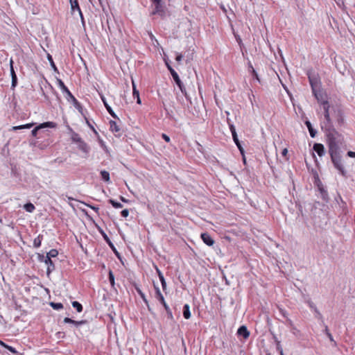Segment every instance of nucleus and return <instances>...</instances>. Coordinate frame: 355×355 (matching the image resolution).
<instances>
[{
    "label": "nucleus",
    "mask_w": 355,
    "mask_h": 355,
    "mask_svg": "<svg viewBox=\"0 0 355 355\" xmlns=\"http://www.w3.org/2000/svg\"><path fill=\"white\" fill-rule=\"evenodd\" d=\"M327 136V144L329 148V153L334 166L337 168L342 175L345 176L346 171L342 164V156L340 147L343 144V137L334 128H328L325 130Z\"/></svg>",
    "instance_id": "1"
},
{
    "label": "nucleus",
    "mask_w": 355,
    "mask_h": 355,
    "mask_svg": "<svg viewBox=\"0 0 355 355\" xmlns=\"http://www.w3.org/2000/svg\"><path fill=\"white\" fill-rule=\"evenodd\" d=\"M58 86L62 89L63 93H65V98L69 102H71L73 106L78 110L79 112H81L82 106L80 103L77 101V99L74 97V96L71 93V92L68 89V88L65 86L64 83L61 80H58Z\"/></svg>",
    "instance_id": "2"
},
{
    "label": "nucleus",
    "mask_w": 355,
    "mask_h": 355,
    "mask_svg": "<svg viewBox=\"0 0 355 355\" xmlns=\"http://www.w3.org/2000/svg\"><path fill=\"white\" fill-rule=\"evenodd\" d=\"M307 76H308L309 83H310L311 89H312V92L314 94L315 97L317 99H318L317 88L319 87V84H320L319 77H318V74H316L315 73H314L313 71H308Z\"/></svg>",
    "instance_id": "3"
},
{
    "label": "nucleus",
    "mask_w": 355,
    "mask_h": 355,
    "mask_svg": "<svg viewBox=\"0 0 355 355\" xmlns=\"http://www.w3.org/2000/svg\"><path fill=\"white\" fill-rule=\"evenodd\" d=\"M322 108L324 110V116L327 121V123L325 124V130H327V128H331L330 125L331 119H330L329 112V105L328 101H324L322 103Z\"/></svg>",
    "instance_id": "4"
},
{
    "label": "nucleus",
    "mask_w": 355,
    "mask_h": 355,
    "mask_svg": "<svg viewBox=\"0 0 355 355\" xmlns=\"http://www.w3.org/2000/svg\"><path fill=\"white\" fill-rule=\"evenodd\" d=\"M55 123H53V122H50V121H48V122H45V123H41L39 125H37V127H35L32 131H31V135L33 136V137H36L37 135V131L42 129V128H55Z\"/></svg>",
    "instance_id": "5"
},
{
    "label": "nucleus",
    "mask_w": 355,
    "mask_h": 355,
    "mask_svg": "<svg viewBox=\"0 0 355 355\" xmlns=\"http://www.w3.org/2000/svg\"><path fill=\"white\" fill-rule=\"evenodd\" d=\"M230 129L231 130V132H232V138H233V140H234V143L236 144V145L239 148V149L241 151V153L242 154H243V148H242V146L241 145V143H240V141L239 140V138H238V136H237V134H236L234 125L233 124H230Z\"/></svg>",
    "instance_id": "6"
},
{
    "label": "nucleus",
    "mask_w": 355,
    "mask_h": 355,
    "mask_svg": "<svg viewBox=\"0 0 355 355\" xmlns=\"http://www.w3.org/2000/svg\"><path fill=\"white\" fill-rule=\"evenodd\" d=\"M10 74H11V77H12L11 88L14 89L17 84V75H16L15 71L13 68V60L12 59L10 60Z\"/></svg>",
    "instance_id": "7"
},
{
    "label": "nucleus",
    "mask_w": 355,
    "mask_h": 355,
    "mask_svg": "<svg viewBox=\"0 0 355 355\" xmlns=\"http://www.w3.org/2000/svg\"><path fill=\"white\" fill-rule=\"evenodd\" d=\"M313 149L320 156L322 157L325 154L324 146L322 144L315 143L313 145Z\"/></svg>",
    "instance_id": "8"
},
{
    "label": "nucleus",
    "mask_w": 355,
    "mask_h": 355,
    "mask_svg": "<svg viewBox=\"0 0 355 355\" xmlns=\"http://www.w3.org/2000/svg\"><path fill=\"white\" fill-rule=\"evenodd\" d=\"M200 237L203 242L207 245L211 246L214 245V241L208 233H202L200 234Z\"/></svg>",
    "instance_id": "9"
},
{
    "label": "nucleus",
    "mask_w": 355,
    "mask_h": 355,
    "mask_svg": "<svg viewBox=\"0 0 355 355\" xmlns=\"http://www.w3.org/2000/svg\"><path fill=\"white\" fill-rule=\"evenodd\" d=\"M45 264L47 266L46 274L49 276L50 273L55 270V265L49 257H46Z\"/></svg>",
    "instance_id": "10"
},
{
    "label": "nucleus",
    "mask_w": 355,
    "mask_h": 355,
    "mask_svg": "<svg viewBox=\"0 0 355 355\" xmlns=\"http://www.w3.org/2000/svg\"><path fill=\"white\" fill-rule=\"evenodd\" d=\"M238 335L243 336L244 338H247L250 336V332L245 326H241L237 331Z\"/></svg>",
    "instance_id": "11"
},
{
    "label": "nucleus",
    "mask_w": 355,
    "mask_h": 355,
    "mask_svg": "<svg viewBox=\"0 0 355 355\" xmlns=\"http://www.w3.org/2000/svg\"><path fill=\"white\" fill-rule=\"evenodd\" d=\"M70 4H71V11L74 12L76 10H78V13H79V15H80V16L81 17L82 22H83V24H84V19H83V13L81 12V10L80 8L79 5H78V1H73Z\"/></svg>",
    "instance_id": "12"
},
{
    "label": "nucleus",
    "mask_w": 355,
    "mask_h": 355,
    "mask_svg": "<svg viewBox=\"0 0 355 355\" xmlns=\"http://www.w3.org/2000/svg\"><path fill=\"white\" fill-rule=\"evenodd\" d=\"M166 65L167 66V68L170 71L173 78L174 80V82L178 85V73L175 71L174 69L172 68V67L170 65L167 60H164Z\"/></svg>",
    "instance_id": "13"
},
{
    "label": "nucleus",
    "mask_w": 355,
    "mask_h": 355,
    "mask_svg": "<svg viewBox=\"0 0 355 355\" xmlns=\"http://www.w3.org/2000/svg\"><path fill=\"white\" fill-rule=\"evenodd\" d=\"M101 100L103 102V104L105 105V107H106L107 112H109V114L113 117V118H115L116 119L117 118V116L116 115V114L114 113V112L112 110V107L108 105V103H107L106 101V99L103 96H101Z\"/></svg>",
    "instance_id": "14"
},
{
    "label": "nucleus",
    "mask_w": 355,
    "mask_h": 355,
    "mask_svg": "<svg viewBox=\"0 0 355 355\" xmlns=\"http://www.w3.org/2000/svg\"><path fill=\"white\" fill-rule=\"evenodd\" d=\"M155 290H156V292H155V294H156V297L157 299L161 302L163 304L165 309H168V306L167 304H166L165 301H164V298L163 297V295H162L159 289L157 287H155Z\"/></svg>",
    "instance_id": "15"
},
{
    "label": "nucleus",
    "mask_w": 355,
    "mask_h": 355,
    "mask_svg": "<svg viewBox=\"0 0 355 355\" xmlns=\"http://www.w3.org/2000/svg\"><path fill=\"white\" fill-rule=\"evenodd\" d=\"M78 148L82 150L85 154H88L89 152V146L84 141H82L78 144Z\"/></svg>",
    "instance_id": "16"
},
{
    "label": "nucleus",
    "mask_w": 355,
    "mask_h": 355,
    "mask_svg": "<svg viewBox=\"0 0 355 355\" xmlns=\"http://www.w3.org/2000/svg\"><path fill=\"white\" fill-rule=\"evenodd\" d=\"M110 130L112 132L118 133V135H120L121 128L117 125V123L114 121H110Z\"/></svg>",
    "instance_id": "17"
},
{
    "label": "nucleus",
    "mask_w": 355,
    "mask_h": 355,
    "mask_svg": "<svg viewBox=\"0 0 355 355\" xmlns=\"http://www.w3.org/2000/svg\"><path fill=\"white\" fill-rule=\"evenodd\" d=\"M155 4V10L153 12V14L159 13L162 11V1L158 0L153 2Z\"/></svg>",
    "instance_id": "18"
},
{
    "label": "nucleus",
    "mask_w": 355,
    "mask_h": 355,
    "mask_svg": "<svg viewBox=\"0 0 355 355\" xmlns=\"http://www.w3.org/2000/svg\"><path fill=\"white\" fill-rule=\"evenodd\" d=\"M305 124H306V127L309 129V132L310 136L312 138H314L315 137V135H316V133H317L316 130L313 128L312 125H311V122L309 121H306L305 122Z\"/></svg>",
    "instance_id": "19"
},
{
    "label": "nucleus",
    "mask_w": 355,
    "mask_h": 355,
    "mask_svg": "<svg viewBox=\"0 0 355 355\" xmlns=\"http://www.w3.org/2000/svg\"><path fill=\"white\" fill-rule=\"evenodd\" d=\"M183 316L185 319H189L191 317L190 306L189 304H185L182 310Z\"/></svg>",
    "instance_id": "20"
},
{
    "label": "nucleus",
    "mask_w": 355,
    "mask_h": 355,
    "mask_svg": "<svg viewBox=\"0 0 355 355\" xmlns=\"http://www.w3.org/2000/svg\"><path fill=\"white\" fill-rule=\"evenodd\" d=\"M318 189L320 191L321 198H322V200H324V201H328L329 197L327 191L322 186H318Z\"/></svg>",
    "instance_id": "21"
},
{
    "label": "nucleus",
    "mask_w": 355,
    "mask_h": 355,
    "mask_svg": "<svg viewBox=\"0 0 355 355\" xmlns=\"http://www.w3.org/2000/svg\"><path fill=\"white\" fill-rule=\"evenodd\" d=\"M132 87H133V97L137 98V103L138 104H141V99L139 97V91L136 89V86L135 85L134 81H132Z\"/></svg>",
    "instance_id": "22"
},
{
    "label": "nucleus",
    "mask_w": 355,
    "mask_h": 355,
    "mask_svg": "<svg viewBox=\"0 0 355 355\" xmlns=\"http://www.w3.org/2000/svg\"><path fill=\"white\" fill-rule=\"evenodd\" d=\"M101 175L102 179L105 182H110V173L107 171H101Z\"/></svg>",
    "instance_id": "23"
},
{
    "label": "nucleus",
    "mask_w": 355,
    "mask_h": 355,
    "mask_svg": "<svg viewBox=\"0 0 355 355\" xmlns=\"http://www.w3.org/2000/svg\"><path fill=\"white\" fill-rule=\"evenodd\" d=\"M24 208L26 211L30 213H32L35 209L34 205L31 202L25 204Z\"/></svg>",
    "instance_id": "24"
},
{
    "label": "nucleus",
    "mask_w": 355,
    "mask_h": 355,
    "mask_svg": "<svg viewBox=\"0 0 355 355\" xmlns=\"http://www.w3.org/2000/svg\"><path fill=\"white\" fill-rule=\"evenodd\" d=\"M156 270L157 271L159 280L162 283L163 290H165L166 289V282H165L164 277L162 273L159 271V270L157 268H156Z\"/></svg>",
    "instance_id": "25"
},
{
    "label": "nucleus",
    "mask_w": 355,
    "mask_h": 355,
    "mask_svg": "<svg viewBox=\"0 0 355 355\" xmlns=\"http://www.w3.org/2000/svg\"><path fill=\"white\" fill-rule=\"evenodd\" d=\"M58 254V252L55 249L51 250L46 255V257H49V259L56 257Z\"/></svg>",
    "instance_id": "26"
},
{
    "label": "nucleus",
    "mask_w": 355,
    "mask_h": 355,
    "mask_svg": "<svg viewBox=\"0 0 355 355\" xmlns=\"http://www.w3.org/2000/svg\"><path fill=\"white\" fill-rule=\"evenodd\" d=\"M42 240V236L39 235L37 238H35L33 241V245L35 248H39L41 245Z\"/></svg>",
    "instance_id": "27"
},
{
    "label": "nucleus",
    "mask_w": 355,
    "mask_h": 355,
    "mask_svg": "<svg viewBox=\"0 0 355 355\" xmlns=\"http://www.w3.org/2000/svg\"><path fill=\"white\" fill-rule=\"evenodd\" d=\"M72 306L73 308L76 309L78 312H81L83 311V306L80 303L77 301H74L72 302Z\"/></svg>",
    "instance_id": "28"
},
{
    "label": "nucleus",
    "mask_w": 355,
    "mask_h": 355,
    "mask_svg": "<svg viewBox=\"0 0 355 355\" xmlns=\"http://www.w3.org/2000/svg\"><path fill=\"white\" fill-rule=\"evenodd\" d=\"M71 139L73 142L76 144H78L79 142L83 141L77 133L75 132L72 134Z\"/></svg>",
    "instance_id": "29"
},
{
    "label": "nucleus",
    "mask_w": 355,
    "mask_h": 355,
    "mask_svg": "<svg viewBox=\"0 0 355 355\" xmlns=\"http://www.w3.org/2000/svg\"><path fill=\"white\" fill-rule=\"evenodd\" d=\"M178 85H179V89L182 92V93H183L185 95L186 98L187 99H189V96H188L187 93L186 92V89H185L184 86L182 85V82H181V80L180 79H179Z\"/></svg>",
    "instance_id": "30"
},
{
    "label": "nucleus",
    "mask_w": 355,
    "mask_h": 355,
    "mask_svg": "<svg viewBox=\"0 0 355 355\" xmlns=\"http://www.w3.org/2000/svg\"><path fill=\"white\" fill-rule=\"evenodd\" d=\"M109 202L114 207V208H121L123 207L122 204L115 201L113 199H110Z\"/></svg>",
    "instance_id": "31"
},
{
    "label": "nucleus",
    "mask_w": 355,
    "mask_h": 355,
    "mask_svg": "<svg viewBox=\"0 0 355 355\" xmlns=\"http://www.w3.org/2000/svg\"><path fill=\"white\" fill-rule=\"evenodd\" d=\"M1 345H3L5 348L8 349L10 352L13 354H17V351L15 349V348L12 347V346H9L8 345H6L3 342H1Z\"/></svg>",
    "instance_id": "32"
},
{
    "label": "nucleus",
    "mask_w": 355,
    "mask_h": 355,
    "mask_svg": "<svg viewBox=\"0 0 355 355\" xmlns=\"http://www.w3.org/2000/svg\"><path fill=\"white\" fill-rule=\"evenodd\" d=\"M50 305L53 309L55 310H60L63 307V305L61 303L51 302Z\"/></svg>",
    "instance_id": "33"
},
{
    "label": "nucleus",
    "mask_w": 355,
    "mask_h": 355,
    "mask_svg": "<svg viewBox=\"0 0 355 355\" xmlns=\"http://www.w3.org/2000/svg\"><path fill=\"white\" fill-rule=\"evenodd\" d=\"M47 58H48V60L49 61V62L51 64V67L53 69L54 71H57L58 69H57V67L53 62L52 56L51 55L48 54Z\"/></svg>",
    "instance_id": "34"
},
{
    "label": "nucleus",
    "mask_w": 355,
    "mask_h": 355,
    "mask_svg": "<svg viewBox=\"0 0 355 355\" xmlns=\"http://www.w3.org/2000/svg\"><path fill=\"white\" fill-rule=\"evenodd\" d=\"M276 348L277 350L279 352L280 355H284L283 349L279 340H276Z\"/></svg>",
    "instance_id": "35"
},
{
    "label": "nucleus",
    "mask_w": 355,
    "mask_h": 355,
    "mask_svg": "<svg viewBox=\"0 0 355 355\" xmlns=\"http://www.w3.org/2000/svg\"><path fill=\"white\" fill-rule=\"evenodd\" d=\"M337 122L338 124L342 125L344 123V117L341 112H338Z\"/></svg>",
    "instance_id": "36"
},
{
    "label": "nucleus",
    "mask_w": 355,
    "mask_h": 355,
    "mask_svg": "<svg viewBox=\"0 0 355 355\" xmlns=\"http://www.w3.org/2000/svg\"><path fill=\"white\" fill-rule=\"evenodd\" d=\"M109 281L112 286L114 285V276L113 272L110 270L109 272Z\"/></svg>",
    "instance_id": "37"
},
{
    "label": "nucleus",
    "mask_w": 355,
    "mask_h": 355,
    "mask_svg": "<svg viewBox=\"0 0 355 355\" xmlns=\"http://www.w3.org/2000/svg\"><path fill=\"white\" fill-rule=\"evenodd\" d=\"M136 290L137 291V293L139 294V295L141 296V297L144 300V301L147 303V300L145 297V295L142 293V291L137 287H136Z\"/></svg>",
    "instance_id": "38"
},
{
    "label": "nucleus",
    "mask_w": 355,
    "mask_h": 355,
    "mask_svg": "<svg viewBox=\"0 0 355 355\" xmlns=\"http://www.w3.org/2000/svg\"><path fill=\"white\" fill-rule=\"evenodd\" d=\"M121 214L123 217L126 218L129 215V211L128 209H125L121 211Z\"/></svg>",
    "instance_id": "39"
},
{
    "label": "nucleus",
    "mask_w": 355,
    "mask_h": 355,
    "mask_svg": "<svg viewBox=\"0 0 355 355\" xmlns=\"http://www.w3.org/2000/svg\"><path fill=\"white\" fill-rule=\"evenodd\" d=\"M37 257L40 261L45 263L46 256H44V254H38Z\"/></svg>",
    "instance_id": "40"
},
{
    "label": "nucleus",
    "mask_w": 355,
    "mask_h": 355,
    "mask_svg": "<svg viewBox=\"0 0 355 355\" xmlns=\"http://www.w3.org/2000/svg\"><path fill=\"white\" fill-rule=\"evenodd\" d=\"M250 67L252 69V75L254 76V77H255L259 81V77H258V74L256 72V71L254 69L253 67L250 64Z\"/></svg>",
    "instance_id": "41"
},
{
    "label": "nucleus",
    "mask_w": 355,
    "mask_h": 355,
    "mask_svg": "<svg viewBox=\"0 0 355 355\" xmlns=\"http://www.w3.org/2000/svg\"><path fill=\"white\" fill-rule=\"evenodd\" d=\"M64 323H71V324H74V322H75V320H72V319H71V318H65L64 319Z\"/></svg>",
    "instance_id": "42"
},
{
    "label": "nucleus",
    "mask_w": 355,
    "mask_h": 355,
    "mask_svg": "<svg viewBox=\"0 0 355 355\" xmlns=\"http://www.w3.org/2000/svg\"><path fill=\"white\" fill-rule=\"evenodd\" d=\"M87 322L86 320H80V321H76L75 320V322L73 324H75L76 326H80V325H82V324H84Z\"/></svg>",
    "instance_id": "43"
},
{
    "label": "nucleus",
    "mask_w": 355,
    "mask_h": 355,
    "mask_svg": "<svg viewBox=\"0 0 355 355\" xmlns=\"http://www.w3.org/2000/svg\"><path fill=\"white\" fill-rule=\"evenodd\" d=\"M314 311L316 313V317L320 318V319H322V316L321 315V313L319 312V311L318 310V309L316 307H314Z\"/></svg>",
    "instance_id": "44"
},
{
    "label": "nucleus",
    "mask_w": 355,
    "mask_h": 355,
    "mask_svg": "<svg viewBox=\"0 0 355 355\" xmlns=\"http://www.w3.org/2000/svg\"><path fill=\"white\" fill-rule=\"evenodd\" d=\"M33 125H34L33 123L23 125L24 129H29V128H32L33 126Z\"/></svg>",
    "instance_id": "45"
},
{
    "label": "nucleus",
    "mask_w": 355,
    "mask_h": 355,
    "mask_svg": "<svg viewBox=\"0 0 355 355\" xmlns=\"http://www.w3.org/2000/svg\"><path fill=\"white\" fill-rule=\"evenodd\" d=\"M12 130H22L24 129V125H18V126H13L12 128Z\"/></svg>",
    "instance_id": "46"
},
{
    "label": "nucleus",
    "mask_w": 355,
    "mask_h": 355,
    "mask_svg": "<svg viewBox=\"0 0 355 355\" xmlns=\"http://www.w3.org/2000/svg\"><path fill=\"white\" fill-rule=\"evenodd\" d=\"M166 312H167V315H168V318H173V315H172V312L169 309V308L168 307V309H166Z\"/></svg>",
    "instance_id": "47"
},
{
    "label": "nucleus",
    "mask_w": 355,
    "mask_h": 355,
    "mask_svg": "<svg viewBox=\"0 0 355 355\" xmlns=\"http://www.w3.org/2000/svg\"><path fill=\"white\" fill-rule=\"evenodd\" d=\"M162 138H163L166 141H170V138H169V137H168L167 135H166V134H162Z\"/></svg>",
    "instance_id": "48"
},
{
    "label": "nucleus",
    "mask_w": 355,
    "mask_h": 355,
    "mask_svg": "<svg viewBox=\"0 0 355 355\" xmlns=\"http://www.w3.org/2000/svg\"><path fill=\"white\" fill-rule=\"evenodd\" d=\"M85 205L89 207L90 208H92V209H94L96 212H98L99 208L98 207H94V206H92V205H89L87 204H85Z\"/></svg>",
    "instance_id": "49"
},
{
    "label": "nucleus",
    "mask_w": 355,
    "mask_h": 355,
    "mask_svg": "<svg viewBox=\"0 0 355 355\" xmlns=\"http://www.w3.org/2000/svg\"><path fill=\"white\" fill-rule=\"evenodd\" d=\"M347 155L350 157H355V152L353 151H348Z\"/></svg>",
    "instance_id": "50"
},
{
    "label": "nucleus",
    "mask_w": 355,
    "mask_h": 355,
    "mask_svg": "<svg viewBox=\"0 0 355 355\" xmlns=\"http://www.w3.org/2000/svg\"><path fill=\"white\" fill-rule=\"evenodd\" d=\"M327 336H328V338L330 339V340H331V342H334V338H333V336H332V335H331V333H328V334H327Z\"/></svg>",
    "instance_id": "51"
},
{
    "label": "nucleus",
    "mask_w": 355,
    "mask_h": 355,
    "mask_svg": "<svg viewBox=\"0 0 355 355\" xmlns=\"http://www.w3.org/2000/svg\"><path fill=\"white\" fill-rule=\"evenodd\" d=\"M324 333L326 335L328 334V333H330L328 329V327L327 325L324 326Z\"/></svg>",
    "instance_id": "52"
},
{
    "label": "nucleus",
    "mask_w": 355,
    "mask_h": 355,
    "mask_svg": "<svg viewBox=\"0 0 355 355\" xmlns=\"http://www.w3.org/2000/svg\"><path fill=\"white\" fill-rule=\"evenodd\" d=\"M100 144H101V146L103 148L106 149V146H105V144H104V142H103V141H101H101H100Z\"/></svg>",
    "instance_id": "53"
},
{
    "label": "nucleus",
    "mask_w": 355,
    "mask_h": 355,
    "mask_svg": "<svg viewBox=\"0 0 355 355\" xmlns=\"http://www.w3.org/2000/svg\"><path fill=\"white\" fill-rule=\"evenodd\" d=\"M120 200L124 202H127L128 200L123 196H120Z\"/></svg>",
    "instance_id": "54"
},
{
    "label": "nucleus",
    "mask_w": 355,
    "mask_h": 355,
    "mask_svg": "<svg viewBox=\"0 0 355 355\" xmlns=\"http://www.w3.org/2000/svg\"><path fill=\"white\" fill-rule=\"evenodd\" d=\"M288 153V150L286 148H284L283 150H282V155H286V153Z\"/></svg>",
    "instance_id": "55"
},
{
    "label": "nucleus",
    "mask_w": 355,
    "mask_h": 355,
    "mask_svg": "<svg viewBox=\"0 0 355 355\" xmlns=\"http://www.w3.org/2000/svg\"><path fill=\"white\" fill-rule=\"evenodd\" d=\"M12 103H13L14 107H15L17 106V102L16 100H15V98H13V100H12Z\"/></svg>",
    "instance_id": "56"
},
{
    "label": "nucleus",
    "mask_w": 355,
    "mask_h": 355,
    "mask_svg": "<svg viewBox=\"0 0 355 355\" xmlns=\"http://www.w3.org/2000/svg\"><path fill=\"white\" fill-rule=\"evenodd\" d=\"M286 319H287V322H288V324L289 325H292L293 324L292 321L290 319H288V318H286Z\"/></svg>",
    "instance_id": "57"
},
{
    "label": "nucleus",
    "mask_w": 355,
    "mask_h": 355,
    "mask_svg": "<svg viewBox=\"0 0 355 355\" xmlns=\"http://www.w3.org/2000/svg\"><path fill=\"white\" fill-rule=\"evenodd\" d=\"M273 339L275 340V343H276V340H279L275 335H273Z\"/></svg>",
    "instance_id": "58"
},
{
    "label": "nucleus",
    "mask_w": 355,
    "mask_h": 355,
    "mask_svg": "<svg viewBox=\"0 0 355 355\" xmlns=\"http://www.w3.org/2000/svg\"><path fill=\"white\" fill-rule=\"evenodd\" d=\"M282 314H283L284 317L287 318V317H286V312H284V311H282Z\"/></svg>",
    "instance_id": "59"
},
{
    "label": "nucleus",
    "mask_w": 355,
    "mask_h": 355,
    "mask_svg": "<svg viewBox=\"0 0 355 355\" xmlns=\"http://www.w3.org/2000/svg\"><path fill=\"white\" fill-rule=\"evenodd\" d=\"M181 59H182V55L179 54V58H178L179 62L181 60Z\"/></svg>",
    "instance_id": "60"
},
{
    "label": "nucleus",
    "mask_w": 355,
    "mask_h": 355,
    "mask_svg": "<svg viewBox=\"0 0 355 355\" xmlns=\"http://www.w3.org/2000/svg\"><path fill=\"white\" fill-rule=\"evenodd\" d=\"M310 306L314 309V307H315L313 304H310Z\"/></svg>",
    "instance_id": "61"
},
{
    "label": "nucleus",
    "mask_w": 355,
    "mask_h": 355,
    "mask_svg": "<svg viewBox=\"0 0 355 355\" xmlns=\"http://www.w3.org/2000/svg\"><path fill=\"white\" fill-rule=\"evenodd\" d=\"M70 1V3H72L73 1H78V0H69Z\"/></svg>",
    "instance_id": "62"
},
{
    "label": "nucleus",
    "mask_w": 355,
    "mask_h": 355,
    "mask_svg": "<svg viewBox=\"0 0 355 355\" xmlns=\"http://www.w3.org/2000/svg\"><path fill=\"white\" fill-rule=\"evenodd\" d=\"M175 59L176 60H178V55H175Z\"/></svg>",
    "instance_id": "63"
},
{
    "label": "nucleus",
    "mask_w": 355,
    "mask_h": 355,
    "mask_svg": "<svg viewBox=\"0 0 355 355\" xmlns=\"http://www.w3.org/2000/svg\"><path fill=\"white\" fill-rule=\"evenodd\" d=\"M243 162L245 164V159L243 158Z\"/></svg>",
    "instance_id": "64"
}]
</instances>
